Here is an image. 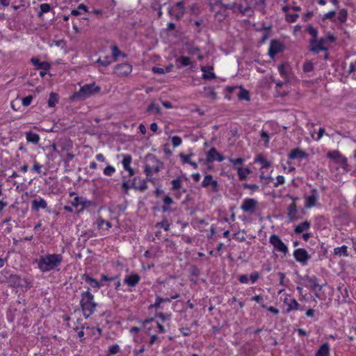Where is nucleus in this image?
<instances>
[{"label": "nucleus", "instance_id": "1", "mask_svg": "<svg viewBox=\"0 0 356 356\" xmlns=\"http://www.w3.org/2000/svg\"><path fill=\"white\" fill-rule=\"evenodd\" d=\"M80 306L86 318H88L94 313L97 304L94 302V296L90 292L89 288L86 291L81 293Z\"/></svg>", "mask_w": 356, "mask_h": 356}, {"label": "nucleus", "instance_id": "2", "mask_svg": "<svg viewBox=\"0 0 356 356\" xmlns=\"http://www.w3.org/2000/svg\"><path fill=\"white\" fill-rule=\"evenodd\" d=\"M62 260V255L58 254L42 256L38 261V268L42 272L49 271L60 265Z\"/></svg>", "mask_w": 356, "mask_h": 356}, {"label": "nucleus", "instance_id": "3", "mask_svg": "<svg viewBox=\"0 0 356 356\" xmlns=\"http://www.w3.org/2000/svg\"><path fill=\"white\" fill-rule=\"evenodd\" d=\"M101 90V88L95 82L85 84L81 86L78 92L74 94L79 99H86L92 95L98 94Z\"/></svg>", "mask_w": 356, "mask_h": 356}, {"label": "nucleus", "instance_id": "4", "mask_svg": "<svg viewBox=\"0 0 356 356\" xmlns=\"http://www.w3.org/2000/svg\"><path fill=\"white\" fill-rule=\"evenodd\" d=\"M302 280L307 282V283L305 284V286L307 288L309 289L312 291H317V293H315V296L319 298L318 292H320L322 290L323 285L318 284V278L315 275H305L302 278Z\"/></svg>", "mask_w": 356, "mask_h": 356}, {"label": "nucleus", "instance_id": "5", "mask_svg": "<svg viewBox=\"0 0 356 356\" xmlns=\"http://www.w3.org/2000/svg\"><path fill=\"white\" fill-rule=\"evenodd\" d=\"M186 9L183 1L176 3L168 10L170 16L174 17L176 19H181L185 13Z\"/></svg>", "mask_w": 356, "mask_h": 356}, {"label": "nucleus", "instance_id": "6", "mask_svg": "<svg viewBox=\"0 0 356 356\" xmlns=\"http://www.w3.org/2000/svg\"><path fill=\"white\" fill-rule=\"evenodd\" d=\"M327 43V39L321 38L319 40L312 39L309 42V49L314 54H318L321 51L327 50V48L325 47Z\"/></svg>", "mask_w": 356, "mask_h": 356}, {"label": "nucleus", "instance_id": "7", "mask_svg": "<svg viewBox=\"0 0 356 356\" xmlns=\"http://www.w3.org/2000/svg\"><path fill=\"white\" fill-rule=\"evenodd\" d=\"M132 72V65L128 63H122L115 66L113 73L118 76H128Z\"/></svg>", "mask_w": 356, "mask_h": 356}, {"label": "nucleus", "instance_id": "8", "mask_svg": "<svg viewBox=\"0 0 356 356\" xmlns=\"http://www.w3.org/2000/svg\"><path fill=\"white\" fill-rule=\"evenodd\" d=\"M258 201L253 198H245L243 200L241 209L245 213H252L257 209Z\"/></svg>", "mask_w": 356, "mask_h": 356}, {"label": "nucleus", "instance_id": "9", "mask_svg": "<svg viewBox=\"0 0 356 356\" xmlns=\"http://www.w3.org/2000/svg\"><path fill=\"white\" fill-rule=\"evenodd\" d=\"M225 160V156L220 154L216 147H211L207 153L206 161L208 163H212L214 161L222 162Z\"/></svg>", "mask_w": 356, "mask_h": 356}, {"label": "nucleus", "instance_id": "10", "mask_svg": "<svg viewBox=\"0 0 356 356\" xmlns=\"http://www.w3.org/2000/svg\"><path fill=\"white\" fill-rule=\"evenodd\" d=\"M31 211L33 212H38L40 209H46L47 212L49 213H51V211L47 207V201L41 197L35 198L31 201Z\"/></svg>", "mask_w": 356, "mask_h": 356}, {"label": "nucleus", "instance_id": "11", "mask_svg": "<svg viewBox=\"0 0 356 356\" xmlns=\"http://www.w3.org/2000/svg\"><path fill=\"white\" fill-rule=\"evenodd\" d=\"M270 243L279 252L286 254L288 252L287 246L282 241L279 236L273 234L270 237Z\"/></svg>", "mask_w": 356, "mask_h": 356}, {"label": "nucleus", "instance_id": "12", "mask_svg": "<svg viewBox=\"0 0 356 356\" xmlns=\"http://www.w3.org/2000/svg\"><path fill=\"white\" fill-rule=\"evenodd\" d=\"M203 188L211 186V191L217 193L219 191V185L216 180L213 178L211 175H207L204 177L203 181L201 184Z\"/></svg>", "mask_w": 356, "mask_h": 356}, {"label": "nucleus", "instance_id": "13", "mask_svg": "<svg viewBox=\"0 0 356 356\" xmlns=\"http://www.w3.org/2000/svg\"><path fill=\"white\" fill-rule=\"evenodd\" d=\"M293 257L298 262H300L302 265H306L308 260L311 258V256L304 248H298L295 250L293 252Z\"/></svg>", "mask_w": 356, "mask_h": 356}, {"label": "nucleus", "instance_id": "14", "mask_svg": "<svg viewBox=\"0 0 356 356\" xmlns=\"http://www.w3.org/2000/svg\"><path fill=\"white\" fill-rule=\"evenodd\" d=\"M284 49L283 44L277 40H273L270 42L268 54L271 58H273L277 54L282 52Z\"/></svg>", "mask_w": 356, "mask_h": 356}, {"label": "nucleus", "instance_id": "15", "mask_svg": "<svg viewBox=\"0 0 356 356\" xmlns=\"http://www.w3.org/2000/svg\"><path fill=\"white\" fill-rule=\"evenodd\" d=\"M318 198V193L316 188L311 190V194L305 197V207L307 209L312 208L316 206Z\"/></svg>", "mask_w": 356, "mask_h": 356}, {"label": "nucleus", "instance_id": "16", "mask_svg": "<svg viewBox=\"0 0 356 356\" xmlns=\"http://www.w3.org/2000/svg\"><path fill=\"white\" fill-rule=\"evenodd\" d=\"M89 204L90 202L85 200L82 197L76 196L72 201V207L78 211H83Z\"/></svg>", "mask_w": 356, "mask_h": 356}, {"label": "nucleus", "instance_id": "17", "mask_svg": "<svg viewBox=\"0 0 356 356\" xmlns=\"http://www.w3.org/2000/svg\"><path fill=\"white\" fill-rule=\"evenodd\" d=\"M31 63L35 66V69L37 70H49L51 68V64L49 62L40 61L37 57L31 58Z\"/></svg>", "mask_w": 356, "mask_h": 356}, {"label": "nucleus", "instance_id": "18", "mask_svg": "<svg viewBox=\"0 0 356 356\" xmlns=\"http://www.w3.org/2000/svg\"><path fill=\"white\" fill-rule=\"evenodd\" d=\"M132 188L140 192H144L148 188L147 180L135 177L132 183Z\"/></svg>", "mask_w": 356, "mask_h": 356}, {"label": "nucleus", "instance_id": "19", "mask_svg": "<svg viewBox=\"0 0 356 356\" xmlns=\"http://www.w3.org/2000/svg\"><path fill=\"white\" fill-rule=\"evenodd\" d=\"M123 159L122 163L124 170L127 171L130 176L134 175V170L131 166L132 156L130 154H122Z\"/></svg>", "mask_w": 356, "mask_h": 356}, {"label": "nucleus", "instance_id": "20", "mask_svg": "<svg viewBox=\"0 0 356 356\" xmlns=\"http://www.w3.org/2000/svg\"><path fill=\"white\" fill-rule=\"evenodd\" d=\"M161 163L159 161H157V164L154 165H145L144 172L146 177H152L154 173H158L161 171Z\"/></svg>", "mask_w": 356, "mask_h": 356}, {"label": "nucleus", "instance_id": "21", "mask_svg": "<svg viewBox=\"0 0 356 356\" xmlns=\"http://www.w3.org/2000/svg\"><path fill=\"white\" fill-rule=\"evenodd\" d=\"M200 70L203 72L202 77L203 79L211 81L216 78L212 66H202Z\"/></svg>", "mask_w": 356, "mask_h": 356}, {"label": "nucleus", "instance_id": "22", "mask_svg": "<svg viewBox=\"0 0 356 356\" xmlns=\"http://www.w3.org/2000/svg\"><path fill=\"white\" fill-rule=\"evenodd\" d=\"M23 281H24V280L22 279L17 275H10L8 278V285L13 288L24 286V284H22Z\"/></svg>", "mask_w": 356, "mask_h": 356}, {"label": "nucleus", "instance_id": "23", "mask_svg": "<svg viewBox=\"0 0 356 356\" xmlns=\"http://www.w3.org/2000/svg\"><path fill=\"white\" fill-rule=\"evenodd\" d=\"M307 153L298 147L292 149L289 154V158L293 160L307 158Z\"/></svg>", "mask_w": 356, "mask_h": 356}, {"label": "nucleus", "instance_id": "24", "mask_svg": "<svg viewBox=\"0 0 356 356\" xmlns=\"http://www.w3.org/2000/svg\"><path fill=\"white\" fill-rule=\"evenodd\" d=\"M284 302L288 305V308L286 309L287 313L292 310H298L300 307V304L296 299L285 298Z\"/></svg>", "mask_w": 356, "mask_h": 356}, {"label": "nucleus", "instance_id": "25", "mask_svg": "<svg viewBox=\"0 0 356 356\" xmlns=\"http://www.w3.org/2000/svg\"><path fill=\"white\" fill-rule=\"evenodd\" d=\"M140 277L138 274L128 275L124 279V283L129 286H135L140 281Z\"/></svg>", "mask_w": 356, "mask_h": 356}, {"label": "nucleus", "instance_id": "26", "mask_svg": "<svg viewBox=\"0 0 356 356\" xmlns=\"http://www.w3.org/2000/svg\"><path fill=\"white\" fill-rule=\"evenodd\" d=\"M327 157L332 160L335 163H339L343 156L338 150H332L327 153Z\"/></svg>", "mask_w": 356, "mask_h": 356}, {"label": "nucleus", "instance_id": "27", "mask_svg": "<svg viewBox=\"0 0 356 356\" xmlns=\"http://www.w3.org/2000/svg\"><path fill=\"white\" fill-rule=\"evenodd\" d=\"M26 139L29 143L36 145L39 143L40 138L38 134L29 131L26 132Z\"/></svg>", "mask_w": 356, "mask_h": 356}, {"label": "nucleus", "instance_id": "28", "mask_svg": "<svg viewBox=\"0 0 356 356\" xmlns=\"http://www.w3.org/2000/svg\"><path fill=\"white\" fill-rule=\"evenodd\" d=\"M254 163L261 164L262 169H268L270 166V162L267 160L261 154H258L254 159Z\"/></svg>", "mask_w": 356, "mask_h": 356}, {"label": "nucleus", "instance_id": "29", "mask_svg": "<svg viewBox=\"0 0 356 356\" xmlns=\"http://www.w3.org/2000/svg\"><path fill=\"white\" fill-rule=\"evenodd\" d=\"M236 170L238 179L241 181L246 179L248 176L251 173V170L249 168L238 167L236 168Z\"/></svg>", "mask_w": 356, "mask_h": 356}, {"label": "nucleus", "instance_id": "30", "mask_svg": "<svg viewBox=\"0 0 356 356\" xmlns=\"http://www.w3.org/2000/svg\"><path fill=\"white\" fill-rule=\"evenodd\" d=\"M112 56L111 58H113V60L115 62L118 59L119 56L126 57V54L122 53L117 44H113L111 47Z\"/></svg>", "mask_w": 356, "mask_h": 356}, {"label": "nucleus", "instance_id": "31", "mask_svg": "<svg viewBox=\"0 0 356 356\" xmlns=\"http://www.w3.org/2000/svg\"><path fill=\"white\" fill-rule=\"evenodd\" d=\"M330 354V346L328 343H325L320 346L316 352L315 356H328Z\"/></svg>", "mask_w": 356, "mask_h": 356}, {"label": "nucleus", "instance_id": "32", "mask_svg": "<svg viewBox=\"0 0 356 356\" xmlns=\"http://www.w3.org/2000/svg\"><path fill=\"white\" fill-rule=\"evenodd\" d=\"M278 72L282 78L284 79L285 81H289V74L287 71V65L286 63H281L277 67Z\"/></svg>", "mask_w": 356, "mask_h": 356}, {"label": "nucleus", "instance_id": "33", "mask_svg": "<svg viewBox=\"0 0 356 356\" xmlns=\"http://www.w3.org/2000/svg\"><path fill=\"white\" fill-rule=\"evenodd\" d=\"M83 278L86 282L89 283L92 287L97 289L100 288L99 282L97 280L91 277L88 274H83Z\"/></svg>", "mask_w": 356, "mask_h": 356}, {"label": "nucleus", "instance_id": "34", "mask_svg": "<svg viewBox=\"0 0 356 356\" xmlns=\"http://www.w3.org/2000/svg\"><path fill=\"white\" fill-rule=\"evenodd\" d=\"M112 62L114 61L113 60L111 56L108 55L105 56L103 58L102 57H99L96 61L97 63L99 64L101 66L103 67H106L109 65Z\"/></svg>", "mask_w": 356, "mask_h": 356}, {"label": "nucleus", "instance_id": "35", "mask_svg": "<svg viewBox=\"0 0 356 356\" xmlns=\"http://www.w3.org/2000/svg\"><path fill=\"white\" fill-rule=\"evenodd\" d=\"M217 4L220 6L221 8H225V10H231L233 11L236 10L238 5L236 3H225L223 2V0H218Z\"/></svg>", "mask_w": 356, "mask_h": 356}, {"label": "nucleus", "instance_id": "36", "mask_svg": "<svg viewBox=\"0 0 356 356\" xmlns=\"http://www.w3.org/2000/svg\"><path fill=\"white\" fill-rule=\"evenodd\" d=\"M176 62L180 64L182 67H187L192 64L191 58L187 56H181L178 57L176 60Z\"/></svg>", "mask_w": 356, "mask_h": 356}, {"label": "nucleus", "instance_id": "37", "mask_svg": "<svg viewBox=\"0 0 356 356\" xmlns=\"http://www.w3.org/2000/svg\"><path fill=\"white\" fill-rule=\"evenodd\" d=\"M172 184V191H178L182 187V180L180 177H177L171 181Z\"/></svg>", "mask_w": 356, "mask_h": 356}, {"label": "nucleus", "instance_id": "38", "mask_svg": "<svg viewBox=\"0 0 356 356\" xmlns=\"http://www.w3.org/2000/svg\"><path fill=\"white\" fill-rule=\"evenodd\" d=\"M147 111L155 115H159L161 113V108L154 103H152L148 106Z\"/></svg>", "mask_w": 356, "mask_h": 356}, {"label": "nucleus", "instance_id": "39", "mask_svg": "<svg viewBox=\"0 0 356 356\" xmlns=\"http://www.w3.org/2000/svg\"><path fill=\"white\" fill-rule=\"evenodd\" d=\"M163 202L164 203V205L162 207L163 211H168L169 206L174 203L172 198L170 195H165L163 199Z\"/></svg>", "mask_w": 356, "mask_h": 356}, {"label": "nucleus", "instance_id": "40", "mask_svg": "<svg viewBox=\"0 0 356 356\" xmlns=\"http://www.w3.org/2000/svg\"><path fill=\"white\" fill-rule=\"evenodd\" d=\"M347 249H348V248L346 245H342L341 247H337V248H334V253L335 255H337L339 257H341V255L348 256V254Z\"/></svg>", "mask_w": 356, "mask_h": 356}, {"label": "nucleus", "instance_id": "41", "mask_svg": "<svg viewBox=\"0 0 356 356\" xmlns=\"http://www.w3.org/2000/svg\"><path fill=\"white\" fill-rule=\"evenodd\" d=\"M348 17V12L345 8L341 9L338 13L337 19L341 24L346 22Z\"/></svg>", "mask_w": 356, "mask_h": 356}, {"label": "nucleus", "instance_id": "42", "mask_svg": "<svg viewBox=\"0 0 356 356\" xmlns=\"http://www.w3.org/2000/svg\"><path fill=\"white\" fill-rule=\"evenodd\" d=\"M81 10H83L85 13L88 12L87 6L83 3L79 4L77 7V9L72 10L71 15L72 16H78L81 14Z\"/></svg>", "mask_w": 356, "mask_h": 356}, {"label": "nucleus", "instance_id": "43", "mask_svg": "<svg viewBox=\"0 0 356 356\" xmlns=\"http://www.w3.org/2000/svg\"><path fill=\"white\" fill-rule=\"evenodd\" d=\"M238 97L239 99H244L246 101L250 100V93L248 90L240 87V92L238 94Z\"/></svg>", "mask_w": 356, "mask_h": 356}, {"label": "nucleus", "instance_id": "44", "mask_svg": "<svg viewBox=\"0 0 356 356\" xmlns=\"http://www.w3.org/2000/svg\"><path fill=\"white\" fill-rule=\"evenodd\" d=\"M58 102V95L54 92H51L48 100V106L53 108Z\"/></svg>", "mask_w": 356, "mask_h": 356}, {"label": "nucleus", "instance_id": "45", "mask_svg": "<svg viewBox=\"0 0 356 356\" xmlns=\"http://www.w3.org/2000/svg\"><path fill=\"white\" fill-rule=\"evenodd\" d=\"M51 6L49 3H44L40 5V11L38 13V17H41L44 13H49L51 10Z\"/></svg>", "mask_w": 356, "mask_h": 356}, {"label": "nucleus", "instance_id": "46", "mask_svg": "<svg viewBox=\"0 0 356 356\" xmlns=\"http://www.w3.org/2000/svg\"><path fill=\"white\" fill-rule=\"evenodd\" d=\"M229 161L236 169V168L241 167V165L243 164V163L245 162V159L241 157L237 159L229 158Z\"/></svg>", "mask_w": 356, "mask_h": 356}, {"label": "nucleus", "instance_id": "47", "mask_svg": "<svg viewBox=\"0 0 356 356\" xmlns=\"http://www.w3.org/2000/svg\"><path fill=\"white\" fill-rule=\"evenodd\" d=\"M307 32L310 34L313 38L316 39L318 36V31L312 24H309L307 26Z\"/></svg>", "mask_w": 356, "mask_h": 356}, {"label": "nucleus", "instance_id": "48", "mask_svg": "<svg viewBox=\"0 0 356 356\" xmlns=\"http://www.w3.org/2000/svg\"><path fill=\"white\" fill-rule=\"evenodd\" d=\"M193 155V154L192 153L189 154H185L184 153H180L179 156L184 163L189 164L192 161L191 159Z\"/></svg>", "mask_w": 356, "mask_h": 356}, {"label": "nucleus", "instance_id": "49", "mask_svg": "<svg viewBox=\"0 0 356 356\" xmlns=\"http://www.w3.org/2000/svg\"><path fill=\"white\" fill-rule=\"evenodd\" d=\"M200 51V47L193 45H188L186 49V52L190 56L195 55L196 53H199Z\"/></svg>", "mask_w": 356, "mask_h": 356}, {"label": "nucleus", "instance_id": "50", "mask_svg": "<svg viewBox=\"0 0 356 356\" xmlns=\"http://www.w3.org/2000/svg\"><path fill=\"white\" fill-rule=\"evenodd\" d=\"M310 224H299L294 229L296 234H300L309 228Z\"/></svg>", "mask_w": 356, "mask_h": 356}, {"label": "nucleus", "instance_id": "51", "mask_svg": "<svg viewBox=\"0 0 356 356\" xmlns=\"http://www.w3.org/2000/svg\"><path fill=\"white\" fill-rule=\"evenodd\" d=\"M340 165L341 168L343 169V172H348V159L343 156V157L340 160L339 163H337Z\"/></svg>", "mask_w": 356, "mask_h": 356}, {"label": "nucleus", "instance_id": "52", "mask_svg": "<svg viewBox=\"0 0 356 356\" xmlns=\"http://www.w3.org/2000/svg\"><path fill=\"white\" fill-rule=\"evenodd\" d=\"M299 15L297 13H293V14H286V21L289 23H293L296 22L298 19Z\"/></svg>", "mask_w": 356, "mask_h": 356}, {"label": "nucleus", "instance_id": "53", "mask_svg": "<svg viewBox=\"0 0 356 356\" xmlns=\"http://www.w3.org/2000/svg\"><path fill=\"white\" fill-rule=\"evenodd\" d=\"M115 172V168L113 166V165H107L104 169V174L106 176H112Z\"/></svg>", "mask_w": 356, "mask_h": 356}, {"label": "nucleus", "instance_id": "54", "mask_svg": "<svg viewBox=\"0 0 356 356\" xmlns=\"http://www.w3.org/2000/svg\"><path fill=\"white\" fill-rule=\"evenodd\" d=\"M171 141L173 147H177L182 143V139L180 136H174L171 138Z\"/></svg>", "mask_w": 356, "mask_h": 356}, {"label": "nucleus", "instance_id": "55", "mask_svg": "<svg viewBox=\"0 0 356 356\" xmlns=\"http://www.w3.org/2000/svg\"><path fill=\"white\" fill-rule=\"evenodd\" d=\"M42 168V165L41 164H40L37 161L35 160L33 161V165L31 169V171L36 172L38 174H41Z\"/></svg>", "mask_w": 356, "mask_h": 356}, {"label": "nucleus", "instance_id": "56", "mask_svg": "<svg viewBox=\"0 0 356 356\" xmlns=\"http://www.w3.org/2000/svg\"><path fill=\"white\" fill-rule=\"evenodd\" d=\"M302 68H303L304 72H309L313 71V70H314V65H313V63L312 62L307 61V62H305L303 64Z\"/></svg>", "mask_w": 356, "mask_h": 356}, {"label": "nucleus", "instance_id": "57", "mask_svg": "<svg viewBox=\"0 0 356 356\" xmlns=\"http://www.w3.org/2000/svg\"><path fill=\"white\" fill-rule=\"evenodd\" d=\"M120 351V346L118 344H113L109 347L108 355H115Z\"/></svg>", "mask_w": 356, "mask_h": 356}, {"label": "nucleus", "instance_id": "58", "mask_svg": "<svg viewBox=\"0 0 356 356\" xmlns=\"http://www.w3.org/2000/svg\"><path fill=\"white\" fill-rule=\"evenodd\" d=\"M285 182V178L283 175H278L276 177V182L274 183L273 186L277 188L280 185L284 184Z\"/></svg>", "mask_w": 356, "mask_h": 356}, {"label": "nucleus", "instance_id": "59", "mask_svg": "<svg viewBox=\"0 0 356 356\" xmlns=\"http://www.w3.org/2000/svg\"><path fill=\"white\" fill-rule=\"evenodd\" d=\"M32 101L33 97L31 95H28L22 98V103L24 106H28L31 104Z\"/></svg>", "mask_w": 356, "mask_h": 356}, {"label": "nucleus", "instance_id": "60", "mask_svg": "<svg viewBox=\"0 0 356 356\" xmlns=\"http://www.w3.org/2000/svg\"><path fill=\"white\" fill-rule=\"evenodd\" d=\"M243 187L244 188H248V189H250L252 190V191H256L259 189V186L258 185L255 184H248V183H245L243 184Z\"/></svg>", "mask_w": 356, "mask_h": 356}, {"label": "nucleus", "instance_id": "61", "mask_svg": "<svg viewBox=\"0 0 356 356\" xmlns=\"http://www.w3.org/2000/svg\"><path fill=\"white\" fill-rule=\"evenodd\" d=\"M261 138L265 141V146L268 147L269 143V134L266 131H261Z\"/></svg>", "mask_w": 356, "mask_h": 356}, {"label": "nucleus", "instance_id": "62", "mask_svg": "<svg viewBox=\"0 0 356 356\" xmlns=\"http://www.w3.org/2000/svg\"><path fill=\"white\" fill-rule=\"evenodd\" d=\"M335 15H336V12L334 10H331V11H329L328 13H325L323 15V19L333 20Z\"/></svg>", "mask_w": 356, "mask_h": 356}, {"label": "nucleus", "instance_id": "63", "mask_svg": "<svg viewBox=\"0 0 356 356\" xmlns=\"http://www.w3.org/2000/svg\"><path fill=\"white\" fill-rule=\"evenodd\" d=\"M99 230L108 231L112 227L113 224H97Z\"/></svg>", "mask_w": 356, "mask_h": 356}, {"label": "nucleus", "instance_id": "64", "mask_svg": "<svg viewBox=\"0 0 356 356\" xmlns=\"http://www.w3.org/2000/svg\"><path fill=\"white\" fill-rule=\"evenodd\" d=\"M237 9L241 13L245 15L250 9V8L249 6L244 7L242 4H238Z\"/></svg>", "mask_w": 356, "mask_h": 356}]
</instances>
